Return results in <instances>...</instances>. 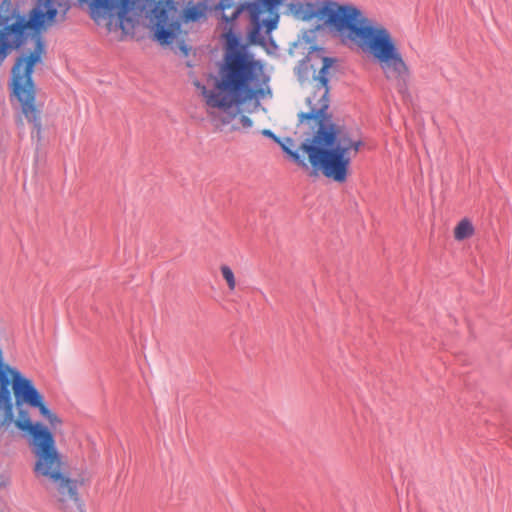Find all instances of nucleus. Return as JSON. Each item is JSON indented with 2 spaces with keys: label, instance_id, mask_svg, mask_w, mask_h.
Returning <instances> with one entry per match:
<instances>
[{
  "label": "nucleus",
  "instance_id": "obj_13",
  "mask_svg": "<svg viewBox=\"0 0 512 512\" xmlns=\"http://www.w3.org/2000/svg\"><path fill=\"white\" fill-rule=\"evenodd\" d=\"M458 224L464 225V224H470V222L465 218V219H462Z\"/></svg>",
  "mask_w": 512,
  "mask_h": 512
},
{
  "label": "nucleus",
  "instance_id": "obj_7",
  "mask_svg": "<svg viewBox=\"0 0 512 512\" xmlns=\"http://www.w3.org/2000/svg\"><path fill=\"white\" fill-rule=\"evenodd\" d=\"M287 13L302 21L314 18L323 20L332 30L338 32L349 4L341 5L337 2L325 0L316 2H302L299 0H286L283 4Z\"/></svg>",
  "mask_w": 512,
  "mask_h": 512
},
{
  "label": "nucleus",
  "instance_id": "obj_5",
  "mask_svg": "<svg viewBox=\"0 0 512 512\" xmlns=\"http://www.w3.org/2000/svg\"><path fill=\"white\" fill-rule=\"evenodd\" d=\"M209 7L206 1L188 2L180 13L173 0L158 1L152 9L153 38L162 46L176 44L179 50L188 55L186 45L187 25L207 19Z\"/></svg>",
  "mask_w": 512,
  "mask_h": 512
},
{
  "label": "nucleus",
  "instance_id": "obj_8",
  "mask_svg": "<svg viewBox=\"0 0 512 512\" xmlns=\"http://www.w3.org/2000/svg\"><path fill=\"white\" fill-rule=\"evenodd\" d=\"M220 272L225 280L228 290L233 292L236 289L237 283L233 270L226 264L220 266Z\"/></svg>",
  "mask_w": 512,
  "mask_h": 512
},
{
  "label": "nucleus",
  "instance_id": "obj_12",
  "mask_svg": "<svg viewBox=\"0 0 512 512\" xmlns=\"http://www.w3.org/2000/svg\"><path fill=\"white\" fill-rule=\"evenodd\" d=\"M262 134L267 136V137L272 138L276 142H280V139L277 136H275L274 133L271 130H269V129H264L262 131Z\"/></svg>",
  "mask_w": 512,
  "mask_h": 512
},
{
  "label": "nucleus",
  "instance_id": "obj_10",
  "mask_svg": "<svg viewBox=\"0 0 512 512\" xmlns=\"http://www.w3.org/2000/svg\"><path fill=\"white\" fill-rule=\"evenodd\" d=\"M237 6H239V4H237V0H219L217 8L223 12V14H222V17H223L224 14H227L226 11L233 9L232 12H234L235 7H237ZM222 20L225 22V20L223 18H222Z\"/></svg>",
  "mask_w": 512,
  "mask_h": 512
},
{
  "label": "nucleus",
  "instance_id": "obj_2",
  "mask_svg": "<svg viewBox=\"0 0 512 512\" xmlns=\"http://www.w3.org/2000/svg\"><path fill=\"white\" fill-rule=\"evenodd\" d=\"M335 58L323 57L318 72L310 61H302L297 68L298 79L309 90V112L299 114L300 122L311 123L316 132L301 145L315 171L342 183L346 181L352 158L356 157L363 142L346 129L332 122L326 113L329 106V69Z\"/></svg>",
  "mask_w": 512,
  "mask_h": 512
},
{
  "label": "nucleus",
  "instance_id": "obj_11",
  "mask_svg": "<svg viewBox=\"0 0 512 512\" xmlns=\"http://www.w3.org/2000/svg\"><path fill=\"white\" fill-rule=\"evenodd\" d=\"M278 143L281 145L282 149H283L286 153H288V154H289V155H290V156H291V157H292L296 162H298V163H300V164H304V163H303V160H301V159H300V156H299L296 152L291 151V150H290L289 148H287V147H286V145H284L281 141H280V142H278Z\"/></svg>",
  "mask_w": 512,
  "mask_h": 512
},
{
  "label": "nucleus",
  "instance_id": "obj_9",
  "mask_svg": "<svg viewBox=\"0 0 512 512\" xmlns=\"http://www.w3.org/2000/svg\"><path fill=\"white\" fill-rule=\"evenodd\" d=\"M474 234L473 226H455L453 235L454 238L458 241L465 240L470 238Z\"/></svg>",
  "mask_w": 512,
  "mask_h": 512
},
{
  "label": "nucleus",
  "instance_id": "obj_4",
  "mask_svg": "<svg viewBox=\"0 0 512 512\" xmlns=\"http://www.w3.org/2000/svg\"><path fill=\"white\" fill-rule=\"evenodd\" d=\"M337 33L377 61L387 79H402L409 74L390 31L356 6L349 4Z\"/></svg>",
  "mask_w": 512,
  "mask_h": 512
},
{
  "label": "nucleus",
  "instance_id": "obj_1",
  "mask_svg": "<svg viewBox=\"0 0 512 512\" xmlns=\"http://www.w3.org/2000/svg\"><path fill=\"white\" fill-rule=\"evenodd\" d=\"M88 7L90 17L97 25H105L107 32L121 30L134 36L136 29L149 18L155 0H79ZM70 9V0H36L25 13L10 0L0 4V65L13 52L32 47L15 60L11 70L10 88L26 120L40 132L42 105L36 100V86L32 79L34 68L45 55L42 33L58 21H63Z\"/></svg>",
  "mask_w": 512,
  "mask_h": 512
},
{
  "label": "nucleus",
  "instance_id": "obj_6",
  "mask_svg": "<svg viewBox=\"0 0 512 512\" xmlns=\"http://www.w3.org/2000/svg\"><path fill=\"white\" fill-rule=\"evenodd\" d=\"M286 0H255L240 3L231 14H224L227 24H233L239 16L246 12L250 23L248 40L252 44H264L266 37L277 28L280 15L278 8Z\"/></svg>",
  "mask_w": 512,
  "mask_h": 512
},
{
  "label": "nucleus",
  "instance_id": "obj_3",
  "mask_svg": "<svg viewBox=\"0 0 512 512\" xmlns=\"http://www.w3.org/2000/svg\"><path fill=\"white\" fill-rule=\"evenodd\" d=\"M226 53L212 88L196 82L207 112L216 126L249 129L252 120L241 113L242 105L255 99L266 83L264 65L257 60L230 27L223 34Z\"/></svg>",
  "mask_w": 512,
  "mask_h": 512
}]
</instances>
